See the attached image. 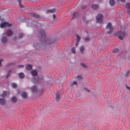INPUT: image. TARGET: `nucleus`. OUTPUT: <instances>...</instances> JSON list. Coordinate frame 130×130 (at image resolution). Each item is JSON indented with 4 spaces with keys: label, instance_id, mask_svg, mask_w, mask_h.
I'll list each match as a JSON object with an SVG mask.
<instances>
[{
    "label": "nucleus",
    "instance_id": "f257e3e1",
    "mask_svg": "<svg viewBox=\"0 0 130 130\" xmlns=\"http://www.w3.org/2000/svg\"><path fill=\"white\" fill-rule=\"evenodd\" d=\"M12 34V31L10 30H8L5 33H4L1 40V42L3 43H6L8 41L7 39V35L8 36H11Z\"/></svg>",
    "mask_w": 130,
    "mask_h": 130
},
{
    "label": "nucleus",
    "instance_id": "f03ea898",
    "mask_svg": "<svg viewBox=\"0 0 130 130\" xmlns=\"http://www.w3.org/2000/svg\"><path fill=\"white\" fill-rule=\"evenodd\" d=\"M106 28L107 33L110 34L111 33L113 29L111 26V24L110 23H108L106 26Z\"/></svg>",
    "mask_w": 130,
    "mask_h": 130
},
{
    "label": "nucleus",
    "instance_id": "7ed1b4c3",
    "mask_svg": "<svg viewBox=\"0 0 130 130\" xmlns=\"http://www.w3.org/2000/svg\"><path fill=\"white\" fill-rule=\"evenodd\" d=\"M102 15L101 14H99L96 17V22L99 23H101L103 21Z\"/></svg>",
    "mask_w": 130,
    "mask_h": 130
},
{
    "label": "nucleus",
    "instance_id": "20e7f679",
    "mask_svg": "<svg viewBox=\"0 0 130 130\" xmlns=\"http://www.w3.org/2000/svg\"><path fill=\"white\" fill-rule=\"evenodd\" d=\"M12 24H9L6 22H4L0 25V28H2L6 26L9 27Z\"/></svg>",
    "mask_w": 130,
    "mask_h": 130
},
{
    "label": "nucleus",
    "instance_id": "39448f33",
    "mask_svg": "<svg viewBox=\"0 0 130 130\" xmlns=\"http://www.w3.org/2000/svg\"><path fill=\"white\" fill-rule=\"evenodd\" d=\"M125 35H126L124 33L121 32L119 34V38L121 40H122L123 38H124Z\"/></svg>",
    "mask_w": 130,
    "mask_h": 130
},
{
    "label": "nucleus",
    "instance_id": "423d86ee",
    "mask_svg": "<svg viewBox=\"0 0 130 130\" xmlns=\"http://www.w3.org/2000/svg\"><path fill=\"white\" fill-rule=\"evenodd\" d=\"M125 6L128 9L127 13L130 15V3H127L126 4Z\"/></svg>",
    "mask_w": 130,
    "mask_h": 130
},
{
    "label": "nucleus",
    "instance_id": "0eeeda50",
    "mask_svg": "<svg viewBox=\"0 0 130 130\" xmlns=\"http://www.w3.org/2000/svg\"><path fill=\"white\" fill-rule=\"evenodd\" d=\"M98 7V5H97L94 4L92 5L91 6V8L93 10L96 9Z\"/></svg>",
    "mask_w": 130,
    "mask_h": 130
},
{
    "label": "nucleus",
    "instance_id": "6e6552de",
    "mask_svg": "<svg viewBox=\"0 0 130 130\" xmlns=\"http://www.w3.org/2000/svg\"><path fill=\"white\" fill-rule=\"evenodd\" d=\"M32 67L31 65L27 64L26 66L25 69L27 70H30L32 69Z\"/></svg>",
    "mask_w": 130,
    "mask_h": 130
},
{
    "label": "nucleus",
    "instance_id": "1a4fd4ad",
    "mask_svg": "<svg viewBox=\"0 0 130 130\" xmlns=\"http://www.w3.org/2000/svg\"><path fill=\"white\" fill-rule=\"evenodd\" d=\"M37 73V71L36 70H32L31 72V74L33 76H35L36 75Z\"/></svg>",
    "mask_w": 130,
    "mask_h": 130
},
{
    "label": "nucleus",
    "instance_id": "9d476101",
    "mask_svg": "<svg viewBox=\"0 0 130 130\" xmlns=\"http://www.w3.org/2000/svg\"><path fill=\"white\" fill-rule=\"evenodd\" d=\"M56 11L55 9H53L51 10H47L46 11V13H53L54 12Z\"/></svg>",
    "mask_w": 130,
    "mask_h": 130
},
{
    "label": "nucleus",
    "instance_id": "9b49d317",
    "mask_svg": "<svg viewBox=\"0 0 130 130\" xmlns=\"http://www.w3.org/2000/svg\"><path fill=\"white\" fill-rule=\"evenodd\" d=\"M31 91L32 93H35L37 91V89L36 87H33L31 89Z\"/></svg>",
    "mask_w": 130,
    "mask_h": 130
},
{
    "label": "nucleus",
    "instance_id": "f8f14e48",
    "mask_svg": "<svg viewBox=\"0 0 130 130\" xmlns=\"http://www.w3.org/2000/svg\"><path fill=\"white\" fill-rule=\"evenodd\" d=\"M6 103V101L3 99H0V103L1 104L4 105Z\"/></svg>",
    "mask_w": 130,
    "mask_h": 130
},
{
    "label": "nucleus",
    "instance_id": "ddd939ff",
    "mask_svg": "<svg viewBox=\"0 0 130 130\" xmlns=\"http://www.w3.org/2000/svg\"><path fill=\"white\" fill-rule=\"evenodd\" d=\"M21 96L23 98L27 97V95L25 92H23L21 93Z\"/></svg>",
    "mask_w": 130,
    "mask_h": 130
},
{
    "label": "nucleus",
    "instance_id": "4468645a",
    "mask_svg": "<svg viewBox=\"0 0 130 130\" xmlns=\"http://www.w3.org/2000/svg\"><path fill=\"white\" fill-rule=\"evenodd\" d=\"M19 77L21 78H23L24 77V74L22 73H19Z\"/></svg>",
    "mask_w": 130,
    "mask_h": 130
},
{
    "label": "nucleus",
    "instance_id": "2eb2a0df",
    "mask_svg": "<svg viewBox=\"0 0 130 130\" xmlns=\"http://www.w3.org/2000/svg\"><path fill=\"white\" fill-rule=\"evenodd\" d=\"M17 100V99L15 97L13 96L12 98L11 99V101L13 102H16Z\"/></svg>",
    "mask_w": 130,
    "mask_h": 130
},
{
    "label": "nucleus",
    "instance_id": "dca6fc26",
    "mask_svg": "<svg viewBox=\"0 0 130 130\" xmlns=\"http://www.w3.org/2000/svg\"><path fill=\"white\" fill-rule=\"evenodd\" d=\"M11 85L12 87L14 88H16L17 87L16 84L14 83H12L11 84Z\"/></svg>",
    "mask_w": 130,
    "mask_h": 130
},
{
    "label": "nucleus",
    "instance_id": "f3484780",
    "mask_svg": "<svg viewBox=\"0 0 130 130\" xmlns=\"http://www.w3.org/2000/svg\"><path fill=\"white\" fill-rule=\"evenodd\" d=\"M109 4L111 6H113L114 4V2L113 0H110L109 1Z\"/></svg>",
    "mask_w": 130,
    "mask_h": 130
},
{
    "label": "nucleus",
    "instance_id": "a211bd4d",
    "mask_svg": "<svg viewBox=\"0 0 130 130\" xmlns=\"http://www.w3.org/2000/svg\"><path fill=\"white\" fill-rule=\"evenodd\" d=\"M6 91H3V94L1 95V96L2 98H4L6 96Z\"/></svg>",
    "mask_w": 130,
    "mask_h": 130
},
{
    "label": "nucleus",
    "instance_id": "6ab92c4d",
    "mask_svg": "<svg viewBox=\"0 0 130 130\" xmlns=\"http://www.w3.org/2000/svg\"><path fill=\"white\" fill-rule=\"evenodd\" d=\"M43 80V78L41 77H39L37 78V81L38 82H41Z\"/></svg>",
    "mask_w": 130,
    "mask_h": 130
},
{
    "label": "nucleus",
    "instance_id": "aec40b11",
    "mask_svg": "<svg viewBox=\"0 0 130 130\" xmlns=\"http://www.w3.org/2000/svg\"><path fill=\"white\" fill-rule=\"evenodd\" d=\"M61 95V94H56V99L58 100H59Z\"/></svg>",
    "mask_w": 130,
    "mask_h": 130
},
{
    "label": "nucleus",
    "instance_id": "412c9836",
    "mask_svg": "<svg viewBox=\"0 0 130 130\" xmlns=\"http://www.w3.org/2000/svg\"><path fill=\"white\" fill-rule=\"evenodd\" d=\"M75 48L74 47H72L71 49V52L74 54H75Z\"/></svg>",
    "mask_w": 130,
    "mask_h": 130
},
{
    "label": "nucleus",
    "instance_id": "4be33fe9",
    "mask_svg": "<svg viewBox=\"0 0 130 130\" xmlns=\"http://www.w3.org/2000/svg\"><path fill=\"white\" fill-rule=\"evenodd\" d=\"M84 50V49L83 46H81L80 48V51L82 53H83Z\"/></svg>",
    "mask_w": 130,
    "mask_h": 130
},
{
    "label": "nucleus",
    "instance_id": "5701e85b",
    "mask_svg": "<svg viewBox=\"0 0 130 130\" xmlns=\"http://www.w3.org/2000/svg\"><path fill=\"white\" fill-rule=\"evenodd\" d=\"M33 16L35 18H39V16L38 14H33Z\"/></svg>",
    "mask_w": 130,
    "mask_h": 130
},
{
    "label": "nucleus",
    "instance_id": "b1692460",
    "mask_svg": "<svg viewBox=\"0 0 130 130\" xmlns=\"http://www.w3.org/2000/svg\"><path fill=\"white\" fill-rule=\"evenodd\" d=\"M76 37L77 38L76 41H79L80 40V38L79 36L78 35H77L76 36Z\"/></svg>",
    "mask_w": 130,
    "mask_h": 130
},
{
    "label": "nucleus",
    "instance_id": "393cba45",
    "mask_svg": "<svg viewBox=\"0 0 130 130\" xmlns=\"http://www.w3.org/2000/svg\"><path fill=\"white\" fill-rule=\"evenodd\" d=\"M118 49L117 48H115L113 50V52H117L118 51Z\"/></svg>",
    "mask_w": 130,
    "mask_h": 130
},
{
    "label": "nucleus",
    "instance_id": "a878e982",
    "mask_svg": "<svg viewBox=\"0 0 130 130\" xmlns=\"http://www.w3.org/2000/svg\"><path fill=\"white\" fill-rule=\"evenodd\" d=\"M24 67V66L22 65H20L18 66V67L20 68H23Z\"/></svg>",
    "mask_w": 130,
    "mask_h": 130
},
{
    "label": "nucleus",
    "instance_id": "bb28decb",
    "mask_svg": "<svg viewBox=\"0 0 130 130\" xmlns=\"http://www.w3.org/2000/svg\"><path fill=\"white\" fill-rule=\"evenodd\" d=\"M84 89L86 91H88V92H90V90L87 88H85Z\"/></svg>",
    "mask_w": 130,
    "mask_h": 130
},
{
    "label": "nucleus",
    "instance_id": "cd10ccee",
    "mask_svg": "<svg viewBox=\"0 0 130 130\" xmlns=\"http://www.w3.org/2000/svg\"><path fill=\"white\" fill-rule=\"evenodd\" d=\"M79 42V41H76V44H75V46H77L78 45V44Z\"/></svg>",
    "mask_w": 130,
    "mask_h": 130
},
{
    "label": "nucleus",
    "instance_id": "c85d7f7f",
    "mask_svg": "<svg viewBox=\"0 0 130 130\" xmlns=\"http://www.w3.org/2000/svg\"><path fill=\"white\" fill-rule=\"evenodd\" d=\"M3 61V59H0V66H1V62Z\"/></svg>",
    "mask_w": 130,
    "mask_h": 130
},
{
    "label": "nucleus",
    "instance_id": "c756f323",
    "mask_svg": "<svg viewBox=\"0 0 130 130\" xmlns=\"http://www.w3.org/2000/svg\"><path fill=\"white\" fill-rule=\"evenodd\" d=\"M77 83V82L76 81H73V85H75Z\"/></svg>",
    "mask_w": 130,
    "mask_h": 130
},
{
    "label": "nucleus",
    "instance_id": "7c9ffc66",
    "mask_svg": "<svg viewBox=\"0 0 130 130\" xmlns=\"http://www.w3.org/2000/svg\"><path fill=\"white\" fill-rule=\"evenodd\" d=\"M80 65L81 66H82L83 67H85V66L84 63H81Z\"/></svg>",
    "mask_w": 130,
    "mask_h": 130
},
{
    "label": "nucleus",
    "instance_id": "2f4dec72",
    "mask_svg": "<svg viewBox=\"0 0 130 130\" xmlns=\"http://www.w3.org/2000/svg\"><path fill=\"white\" fill-rule=\"evenodd\" d=\"M19 5L22 8L23 7V6L20 3H19Z\"/></svg>",
    "mask_w": 130,
    "mask_h": 130
},
{
    "label": "nucleus",
    "instance_id": "473e14b6",
    "mask_svg": "<svg viewBox=\"0 0 130 130\" xmlns=\"http://www.w3.org/2000/svg\"><path fill=\"white\" fill-rule=\"evenodd\" d=\"M23 36V35L22 34H21L20 35V38H22V36Z\"/></svg>",
    "mask_w": 130,
    "mask_h": 130
},
{
    "label": "nucleus",
    "instance_id": "72a5a7b5",
    "mask_svg": "<svg viewBox=\"0 0 130 130\" xmlns=\"http://www.w3.org/2000/svg\"><path fill=\"white\" fill-rule=\"evenodd\" d=\"M77 15V13H74L73 14V17H75L76 15Z\"/></svg>",
    "mask_w": 130,
    "mask_h": 130
},
{
    "label": "nucleus",
    "instance_id": "f704fd0d",
    "mask_svg": "<svg viewBox=\"0 0 130 130\" xmlns=\"http://www.w3.org/2000/svg\"><path fill=\"white\" fill-rule=\"evenodd\" d=\"M126 87L127 89H128L130 91V87L128 86H126Z\"/></svg>",
    "mask_w": 130,
    "mask_h": 130
},
{
    "label": "nucleus",
    "instance_id": "c9c22d12",
    "mask_svg": "<svg viewBox=\"0 0 130 130\" xmlns=\"http://www.w3.org/2000/svg\"><path fill=\"white\" fill-rule=\"evenodd\" d=\"M85 16H84L83 17V20L84 21H85Z\"/></svg>",
    "mask_w": 130,
    "mask_h": 130
},
{
    "label": "nucleus",
    "instance_id": "e433bc0d",
    "mask_svg": "<svg viewBox=\"0 0 130 130\" xmlns=\"http://www.w3.org/2000/svg\"><path fill=\"white\" fill-rule=\"evenodd\" d=\"M77 78H81V76H77Z\"/></svg>",
    "mask_w": 130,
    "mask_h": 130
},
{
    "label": "nucleus",
    "instance_id": "4c0bfd02",
    "mask_svg": "<svg viewBox=\"0 0 130 130\" xmlns=\"http://www.w3.org/2000/svg\"><path fill=\"white\" fill-rule=\"evenodd\" d=\"M55 15H53V18H54L55 17Z\"/></svg>",
    "mask_w": 130,
    "mask_h": 130
},
{
    "label": "nucleus",
    "instance_id": "58836bf2",
    "mask_svg": "<svg viewBox=\"0 0 130 130\" xmlns=\"http://www.w3.org/2000/svg\"><path fill=\"white\" fill-rule=\"evenodd\" d=\"M18 1L19 3L21 1V0H18Z\"/></svg>",
    "mask_w": 130,
    "mask_h": 130
},
{
    "label": "nucleus",
    "instance_id": "ea45409f",
    "mask_svg": "<svg viewBox=\"0 0 130 130\" xmlns=\"http://www.w3.org/2000/svg\"><path fill=\"white\" fill-rule=\"evenodd\" d=\"M127 73H129V71H128L127 72Z\"/></svg>",
    "mask_w": 130,
    "mask_h": 130
}]
</instances>
